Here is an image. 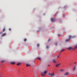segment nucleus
<instances>
[{
    "instance_id": "obj_1",
    "label": "nucleus",
    "mask_w": 77,
    "mask_h": 77,
    "mask_svg": "<svg viewBox=\"0 0 77 77\" xmlns=\"http://www.w3.org/2000/svg\"><path fill=\"white\" fill-rule=\"evenodd\" d=\"M48 75L52 77H54L55 75L54 73H53L51 74L48 73Z\"/></svg>"
},
{
    "instance_id": "obj_2",
    "label": "nucleus",
    "mask_w": 77,
    "mask_h": 77,
    "mask_svg": "<svg viewBox=\"0 0 77 77\" xmlns=\"http://www.w3.org/2000/svg\"><path fill=\"white\" fill-rule=\"evenodd\" d=\"M47 72V71H44V72H42V76H44V75L43 74H46Z\"/></svg>"
},
{
    "instance_id": "obj_3",
    "label": "nucleus",
    "mask_w": 77,
    "mask_h": 77,
    "mask_svg": "<svg viewBox=\"0 0 77 77\" xmlns=\"http://www.w3.org/2000/svg\"><path fill=\"white\" fill-rule=\"evenodd\" d=\"M72 37V36L71 35H69V38L68 39L66 40V42H67L69 41V40L70 39V38Z\"/></svg>"
},
{
    "instance_id": "obj_4",
    "label": "nucleus",
    "mask_w": 77,
    "mask_h": 77,
    "mask_svg": "<svg viewBox=\"0 0 77 77\" xmlns=\"http://www.w3.org/2000/svg\"><path fill=\"white\" fill-rule=\"evenodd\" d=\"M69 72H67L65 73L64 74V75H69Z\"/></svg>"
},
{
    "instance_id": "obj_5",
    "label": "nucleus",
    "mask_w": 77,
    "mask_h": 77,
    "mask_svg": "<svg viewBox=\"0 0 77 77\" xmlns=\"http://www.w3.org/2000/svg\"><path fill=\"white\" fill-rule=\"evenodd\" d=\"M67 49L68 50H71L73 49V48H72V47H69Z\"/></svg>"
},
{
    "instance_id": "obj_6",
    "label": "nucleus",
    "mask_w": 77,
    "mask_h": 77,
    "mask_svg": "<svg viewBox=\"0 0 77 77\" xmlns=\"http://www.w3.org/2000/svg\"><path fill=\"white\" fill-rule=\"evenodd\" d=\"M61 64V63H59L58 64H57L56 65V67H58Z\"/></svg>"
},
{
    "instance_id": "obj_7",
    "label": "nucleus",
    "mask_w": 77,
    "mask_h": 77,
    "mask_svg": "<svg viewBox=\"0 0 77 77\" xmlns=\"http://www.w3.org/2000/svg\"><path fill=\"white\" fill-rule=\"evenodd\" d=\"M11 63L12 64H15V63L14 62H11Z\"/></svg>"
},
{
    "instance_id": "obj_8",
    "label": "nucleus",
    "mask_w": 77,
    "mask_h": 77,
    "mask_svg": "<svg viewBox=\"0 0 77 77\" xmlns=\"http://www.w3.org/2000/svg\"><path fill=\"white\" fill-rule=\"evenodd\" d=\"M26 66H31V65H30L29 64H26Z\"/></svg>"
},
{
    "instance_id": "obj_9",
    "label": "nucleus",
    "mask_w": 77,
    "mask_h": 77,
    "mask_svg": "<svg viewBox=\"0 0 77 77\" xmlns=\"http://www.w3.org/2000/svg\"><path fill=\"white\" fill-rule=\"evenodd\" d=\"M54 19L53 18H51V20L52 22H53L54 21Z\"/></svg>"
},
{
    "instance_id": "obj_10",
    "label": "nucleus",
    "mask_w": 77,
    "mask_h": 77,
    "mask_svg": "<svg viewBox=\"0 0 77 77\" xmlns=\"http://www.w3.org/2000/svg\"><path fill=\"white\" fill-rule=\"evenodd\" d=\"M20 63H17V66H19V65L20 64Z\"/></svg>"
},
{
    "instance_id": "obj_11",
    "label": "nucleus",
    "mask_w": 77,
    "mask_h": 77,
    "mask_svg": "<svg viewBox=\"0 0 77 77\" xmlns=\"http://www.w3.org/2000/svg\"><path fill=\"white\" fill-rule=\"evenodd\" d=\"M53 61L54 63H55L56 62V61H55V60H53Z\"/></svg>"
},
{
    "instance_id": "obj_12",
    "label": "nucleus",
    "mask_w": 77,
    "mask_h": 77,
    "mask_svg": "<svg viewBox=\"0 0 77 77\" xmlns=\"http://www.w3.org/2000/svg\"><path fill=\"white\" fill-rule=\"evenodd\" d=\"M63 71H64V70H63V69L60 70L61 72H63Z\"/></svg>"
},
{
    "instance_id": "obj_13",
    "label": "nucleus",
    "mask_w": 77,
    "mask_h": 77,
    "mask_svg": "<svg viewBox=\"0 0 77 77\" xmlns=\"http://www.w3.org/2000/svg\"><path fill=\"white\" fill-rule=\"evenodd\" d=\"M5 34H6L5 33H4V34H2V36H4L5 35Z\"/></svg>"
},
{
    "instance_id": "obj_14",
    "label": "nucleus",
    "mask_w": 77,
    "mask_h": 77,
    "mask_svg": "<svg viewBox=\"0 0 77 77\" xmlns=\"http://www.w3.org/2000/svg\"><path fill=\"white\" fill-rule=\"evenodd\" d=\"M5 29H3V30H2V31L3 32H4V31H5Z\"/></svg>"
},
{
    "instance_id": "obj_15",
    "label": "nucleus",
    "mask_w": 77,
    "mask_h": 77,
    "mask_svg": "<svg viewBox=\"0 0 77 77\" xmlns=\"http://www.w3.org/2000/svg\"><path fill=\"white\" fill-rule=\"evenodd\" d=\"M38 59L39 60H41V58L40 57H38Z\"/></svg>"
},
{
    "instance_id": "obj_16",
    "label": "nucleus",
    "mask_w": 77,
    "mask_h": 77,
    "mask_svg": "<svg viewBox=\"0 0 77 77\" xmlns=\"http://www.w3.org/2000/svg\"><path fill=\"white\" fill-rule=\"evenodd\" d=\"M26 40H27L26 39H24V41H25V42L26 41Z\"/></svg>"
},
{
    "instance_id": "obj_17",
    "label": "nucleus",
    "mask_w": 77,
    "mask_h": 77,
    "mask_svg": "<svg viewBox=\"0 0 77 77\" xmlns=\"http://www.w3.org/2000/svg\"><path fill=\"white\" fill-rule=\"evenodd\" d=\"M37 47H39V44H38L37 45Z\"/></svg>"
},
{
    "instance_id": "obj_18",
    "label": "nucleus",
    "mask_w": 77,
    "mask_h": 77,
    "mask_svg": "<svg viewBox=\"0 0 77 77\" xmlns=\"http://www.w3.org/2000/svg\"><path fill=\"white\" fill-rule=\"evenodd\" d=\"M75 48H77V45H76L75 46Z\"/></svg>"
},
{
    "instance_id": "obj_19",
    "label": "nucleus",
    "mask_w": 77,
    "mask_h": 77,
    "mask_svg": "<svg viewBox=\"0 0 77 77\" xmlns=\"http://www.w3.org/2000/svg\"><path fill=\"white\" fill-rule=\"evenodd\" d=\"M75 67L74 68H73V70H75Z\"/></svg>"
},
{
    "instance_id": "obj_20",
    "label": "nucleus",
    "mask_w": 77,
    "mask_h": 77,
    "mask_svg": "<svg viewBox=\"0 0 77 77\" xmlns=\"http://www.w3.org/2000/svg\"><path fill=\"white\" fill-rule=\"evenodd\" d=\"M48 48H49V47H48V46H46V48H47V49H48Z\"/></svg>"
},
{
    "instance_id": "obj_21",
    "label": "nucleus",
    "mask_w": 77,
    "mask_h": 77,
    "mask_svg": "<svg viewBox=\"0 0 77 77\" xmlns=\"http://www.w3.org/2000/svg\"><path fill=\"white\" fill-rule=\"evenodd\" d=\"M59 57V56H57V58H58V57Z\"/></svg>"
},
{
    "instance_id": "obj_22",
    "label": "nucleus",
    "mask_w": 77,
    "mask_h": 77,
    "mask_svg": "<svg viewBox=\"0 0 77 77\" xmlns=\"http://www.w3.org/2000/svg\"><path fill=\"white\" fill-rule=\"evenodd\" d=\"M9 31H11V29H9Z\"/></svg>"
},
{
    "instance_id": "obj_23",
    "label": "nucleus",
    "mask_w": 77,
    "mask_h": 77,
    "mask_svg": "<svg viewBox=\"0 0 77 77\" xmlns=\"http://www.w3.org/2000/svg\"><path fill=\"white\" fill-rule=\"evenodd\" d=\"M64 50H62V51H64Z\"/></svg>"
},
{
    "instance_id": "obj_24",
    "label": "nucleus",
    "mask_w": 77,
    "mask_h": 77,
    "mask_svg": "<svg viewBox=\"0 0 77 77\" xmlns=\"http://www.w3.org/2000/svg\"><path fill=\"white\" fill-rule=\"evenodd\" d=\"M76 63V62H75V63Z\"/></svg>"
},
{
    "instance_id": "obj_25",
    "label": "nucleus",
    "mask_w": 77,
    "mask_h": 77,
    "mask_svg": "<svg viewBox=\"0 0 77 77\" xmlns=\"http://www.w3.org/2000/svg\"><path fill=\"white\" fill-rule=\"evenodd\" d=\"M0 77H1L0 76Z\"/></svg>"
}]
</instances>
